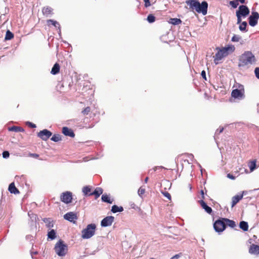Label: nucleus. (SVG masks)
<instances>
[{
	"label": "nucleus",
	"mask_w": 259,
	"mask_h": 259,
	"mask_svg": "<svg viewBox=\"0 0 259 259\" xmlns=\"http://www.w3.org/2000/svg\"><path fill=\"white\" fill-rule=\"evenodd\" d=\"M186 3L190 8L195 10L197 13H201L203 15L207 14L208 4L206 1L200 3L198 0H188Z\"/></svg>",
	"instance_id": "1"
},
{
	"label": "nucleus",
	"mask_w": 259,
	"mask_h": 259,
	"mask_svg": "<svg viewBox=\"0 0 259 259\" xmlns=\"http://www.w3.org/2000/svg\"><path fill=\"white\" fill-rule=\"evenodd\" d=\"M256 61L254 55L251 51H245L239 58L238 66L240 67H245L254 64Z\"/></svg>",
	"instance_id": "2"
},
{
	"label": "nucleus",
	"mask_w": 259,
	"mask_h": 259,
	"mask_svg": "<svg viewBox=\"0 0 259 259\" xmlns=\"http://www.w3.org/2000/svg\"><path fill=\"white\" fill-rule=\"evenodd\" d=\"M96 225L95 224H90L81 231V237L83 239H89L95 235Z\"/></svg>",
	"instance_id": "3"
},
{
	"label": "nucleus",
	"mask_w": 259,
	"mask_h": 259,
	"mask_svg": "<svg viewBox=\"0 0 259 259\" xmlns=\"http://www.w3.org/2000/svg\"><path fill=\"white\" fill-rule=\"evenodd\" d=\"M54 249L59 256H64L67 253V246L64 243L62 240H60L55 244Z\"/></svg>",
	"instance_id": "4"
},
{
	"label": "nucleus",
	"mask_w": 259,
	"mask_h": 259,
	"mask_svg": "<svg viewBox=\"0 0 259 259\" xmlns=\"http://www.w3.org/2000/svg\"><path fill=\"white\" fill-rule=\"evenodd\" d=\"M231 48L230 47L224 48L220 50L215 55L214 62L215 64L219 63V61L221 60L223 57L228 55V51Z\"/></svg>",
	"instance_id": "5"
},
{
	"label": "nucleus",
	"mask_w": 259,
	"mask_h": 259,
	"mask_svg": "<svg viewBox=\"0 0 259 259\" xmlns=\"http://www.w3.org/2000/svg\"><path fill=\"white\" fill-rule=\"evenodd\" d=\"M238 88L239 89L233 90L231 93V96L235 99L242 100L244 98V91L243 86L240 84Z\"/></svg>",
	"instance_id": "6"
},
{
	"label": "nucleus",
	"mask_w": 259,
	"mask_h": 259,
	"mask_svg": "<svg viewBox=\"0 0 259 259\" xmlns=\"http://www.w3.org/2000/svg\"><path fill=\"white\" fill-rule=\"evenodd\" d=\"M223 218H220L213 223V228L215 232L220 233L223 232L226 229L225 221Z\"/></svg>",
	"instance_id": "7"
},
{
	"label": "nucleus",
	"mask_w": 259,
	"mask_h": 259,
	"mask_svg": "<svg viewBox=\"0 0 259 259\" xmlns=\"http://www.w3.org/2000/svg\"><path fill=\"white\" fill-rule=\"evenodd\" d=\"M249 10L245 5H241L239 7L238 10L236 11V15H239L243 17H246L249 14Z\"/></svg>",
	"instance_id": "8"
},
{
	"label": "nucleus",
	"mask_w": 259,
	"mask_h": 259,
	"mask_svg": "<svg viewBox=\"0 0 259 259\" xmlns=\"http://www.w3.org/2000/svg\"><path fill=\"white\" fill-rule=\"evenodd\" d=\"M258 19L259 14L257 12H252L251 15L248 18L249 24L252 27L255 26Z\"/></svg>",
	"instance_id": "9"
},
{
	"label": "nucleus",
	"mask_w": 259,
	"mask_h": 259,
	"mask_svg": "<svg viewBox=\"0 0 259 259\" xmlns=\"http://www.w3.org/2000/svg\"><path fill=\"white\" fill-rule=\"evenodd\" d=\"M60 199L65 203L68 204L70 203L72 199V193L69 191L63 193L60 196Z\"/></svg>",
	"instance_id": "10"
},
{
	"label": "nucleus",
	"mask_w": 259,
	"mask_h": 259,
	"mask_svg": "<svg viewBox=\"0 0 259 259\" xmlns=\"http://www.w3.org/2000/svg\"><path fill=\"white\" fill-rule=\"evenodd\" d=\"M52 135V133L47 129L40 131L37 136L44 141H47Z\"/></svg>",
	"instance_id": "11"
},
{
	"label": "nucleus",
	"mask_w": 259,
	"mask_h": 259,
	"mask_svg": "<svg viewBox=\"0 0 259 259\" xmlns=\"http://www.w3.org/2000/svg\"><path fill=\"white\" fill-rule=\"evenodd\" d=\"M114 220V217L108 216L104 218L101 222V225L102 227H106L110 226L112 225Z\"/></svg>",
	"instance_id": "12"
},
{
	"label": "nucleus",
	"mask_w": 259,
	"mask_h": 259,
	"mask_svg": "<svg viewBox=\"0 0 259 259\" xmlns=\"http://www.w3.org/2000/svg\"><path fill=\"white\" fill-rule=\"evenodd\" d=\"M64 219L70 222H74L77 219L76 213L73 212H69L64 215Z\"/></svg>",
	"instance_id": "13"
},
{
	"label": "nucleus",
	"mask_w": 259,
	"mask_h": 259,
	"mask_svg": "<svg viewBox=\"0 0 259 259\" xmlns=\"http://www.w3.org/2000/svg\"><path fill=\"white\" fill-rule=\"evenodd\" d=\"M245 192L243 191L240 195H236L232 198V207H234L243 197Z\"/></svg>",
	"instance_id": "14"
},
{
	"label": "nucleus",
	"mask_w": 259,
	"mask_h": 259,
	"mask_svg": "<svg viewBox=\"0 0 259 259\" xmlns=\"http://www.w3.org/2000/svg\"><path fill=\"white\" fill-rule=\"evenodd\" d=\"M62 133L65 136H69L71 138H73L75 136V134L73 131L67 127H63Z\"/></svg>",
	"instance_id": "15"
},
{
	"label": "nucleus",
	"mask_w": 259,
	"mask_h": 259,
	"mask_svg": "<svg viewBox=\"0 0 259 259\" xmlns=\"http://www.w3.org/2000/svg\"><path fill=\"white\" fill-rule=\"evenodd\" d=\"M199 203L200 204L201 206L202 207V208L204 209L207 213H208V214L211 213V212H212L211 208L208 206L207 204L203 200H199Z\"/></svg>",
	"instance_id": "16"
},
{
	"label": "nucleus",
	"mask_w": 259,
	"mask_h": 259,
	"mask_svg": "<svg viewBox=\"0 0 259 259\" xmlns=\"http://www.w3.org/2000/svg\"><path fill=\"white\" fill-rule=\"evenodd\" d=\"M249 252L252 254H259V245L252 244L250 246Z\"/></svg>",
	"instance_id": "17"
},
{
	"label": "nucleus",
	"mask_w": 259,
	"mask_h": 259,
	"mask_svg": "<svg viewBox=\"0 0 259 259\" xmlns=\"http://www.w3.org/2000/svg\"><path fill=\"white\" fill-rule=\"evenodd\" d=\"M103 193V189L101 188L97 187L93 192L90 193L89 195H95V198H98Z\"/></svg>",
	"instance_id": "18"
},
{
	"label": "nucleus",
	"mask_w": 259,
	"mask_h": 259,
	"mask_svg": "<svg viewBox=\"0 0 259 259\" xmlns=\"http://www.w3.org/2000/svg\"><path fill=\"white\" fill-rule=\"evenodd\" d=\"M223 220L225 221L226 226H228L231 228H234L236 226L235 222L233 220L227 218H224Z\"/></svg>",
	"instance_id": "19"
},
{
	"label": "nucleus",
	"mask_w": 259,
	"mask_h": 259,
	"mask_svg": "<svg viewBox=\"0 0 259 259\" xmlns=\"http://www.w3.org/2000/svg\"><path fill=\"white\" fill-rule=\"evenodd\" d=\"M43 222L46 223L47 228L50 229L54 227L53 221L51 218H44L42 219Z\"/></svg>",
	"instance_id": "20"
},
{
	"label": "nucleus",
	"mask_w": 259,
	"mask_h": 259,
	"mask_svg": "<svg viewBox=\"0 0 259 259\" xmlns=\"http://www.w3.org/2000/svg\"><path fill=\"white\" fill-rule=\"evenodd\" d=\"M8 190L11 193L15 194L19 193L18 189L15 187L14 183H12L10 184Z\"/></svg>",
	"instance_id": "21"
},
{
	"label": "nucleus",
	"mask_w": 259,
	"mask_h": 259,
	"mask_svg": "<svg viewBox=\"0 0 259 259\" xmlns=\"http://www.w3.org/2000/svg\"><path fill=\"white\" fill-rule=\"evenodd\" d=\"M43 14L46 16H49L53 14V9L50 7H44L42 10Z\"/></svg>",
	"instance_id": "22"
},
{
	"label": "nucleus",
	"mask_w": 259,
	"mask_h": 259,
	"mask_svg": "<svg viewBox=\"0 0 259 259\" xmlns=\"http://www.w3.org/2000/svg\"><path fill=\"white\" fill-rule=\"evenodd\" d=\"M47 22V24L48 26H50V25H52L56 28L58 27L59 30V33H60V32H61L60 26L59 23L57 21L52 20V19H50V20H48Z\"/></svg>",
	"instance_id": "23"
},
{
	"label": "nucleus",
	"mask_w": 259,
	"mask_h": 259,
	"mask_svg": "<svg viewBox=\"0 0 259 259\" xmlns=\"http://www.w3.org/2000/svg\"><path fill=\"white\" fill-rule=\"evenodd\" d=\"M60 71V66L58 63H55L53 67L52 68L51 73L55 75L58 74L59 72Z\"/></svg>",
	"instance_id": "24"
},
{
	"label": "nucleus",
	"mask_w": 259,
	"mask_h": 259,
	"mask_svg": "<svg viewBox=\"0 0 259 259\" xmlns=\"http://www.w3.org/2000/svg\"><path fill=\"white\" fill-rule=\"evenodd\" d=\"M9 131H13L15 132H24V130L20 127V126H13L11 127H9L8 128Z\"/></svg>",
	"instance_id": "25"
},
{
	"label": "nucleus",
	"mask_w": 259,
	"mask_h": 259,
	"mask_svg": "<svg viewBox=\"0 0 259 259\" xmlns=\"http://www.w3.org/2000/svg\"><path fill=\"white\" fill-rule=\"evenodd\" d=\"M239 227L244 231H247L248 229V225L246 222L241 221L239 224Z\"/></svg>",
	"instance_id": "26"
},
{
	"label": "nucleus",
	"mask_w": 259,
	"mask_h": 259,
	"mask_svg": "<svg viewBox=\"0 0 259 259\" xmlns=\"http://www.w3.org/2000/svg\"><path fill=\"white\" fill-rule=\"evenodd\" d=\"M123 210V208L122 206H118L114 205L112 206L111 211L113 213H116L118 212H121Z\"/></svg>",
	"instance_id": "27"
},
{
	"label": "nucleus",
	"mask_w": 259,
	"mask_h": 259,
	"mask_svg": "<svg viewBox=\"0 0 259 259\" xmlns=\"http://www.w3.org/2000/svg\"><path fill=\"white\" fill-rule=\"evenodd\" d=\"M169 22L172 25H177L181 24L182 23V21L179 18H170L169 19Z\"/></svg>",
	"instance_id": "28"
},
{
	"label": "nucleus",
	"mask_w": 259,
	"mask_h": 259,
	"mask_svg": "<svg viewBox=\"0 0 259 259\" xmlns=\"http://www.w3.org/2000/svg\"><path fill=\"white\" fill-rule=\"evenodd\" d=\"M101 199L103 202H106L109 204H111L112 203V201L110 200L109 196L107 194L102 195Z\"/></svg>",
	"instance_id": "29"
},
{
	"label": "nucleus",
	"mask_w": 259,
	"mask_h": 259,
	"mask_svg": "<svg viewBox=\"0 0 259 259\" xmlns=\"http://www.w3.org/2000/svg\"><path fill=\"white\" fill-rule=\"evenodd\" d=\"M51 140L54 142H58L61 140V136L59 134H54Z\"/></svg>",
	"instance_id": "30"
},
{
	"label": "nucleus",
	"mask_w": 259,
	"mask_h": 259,
	"mask_svg": "<svg viewBox=\"0 0 259 259\" xmlns=\"http://www.w3.org/2000/svg\"><path fill=\"white\" fill-rule=\"evenodd\" d=\"M48 237L51 240L55 239L56 237L55 231L53 229L51 230L50 232H48Z\"/></svg>",
	"instance_id": "31"
},
{
	"label": "nucleus",
	"mask_w": 259,
	"mask_h": 259,
	"mask_svg": "<svg viewBox=\"0 0 259 259\" xmlns=\"http://www.w3.org/2000/svg\"><path fill=\"white\" fill-rule=\"evenodd\" d=\"M91 189L90 187V186H88L83 187V188L82 189V191L85 196H87V195L90 196L89 193L91 192Z\"/></svg>",
	"instance_id": "32"
},
{
	"label": "nucleus",
	"mask_w": 259,
	"mask_h": 259,
	"mask_svg": "<svg viewBox=\"0 0 259 259\" xmlns=\"http://www.w3.org/2000/svg\"><path fill=\"white\" fill-rule=\"evenodd\" d=\"M14 37V34L10 30H7L5 36V40H11Z\"/></svg>",
	"instance_id": "33"
},
{
	"label": "nucleus",
	"mask_w": 259,
	"mask_h": 259,
	"mask_svg": "<svg viewBox=\"0 0 259 259\" xmlns=\"http://www.w3.org/2000/svg\"><path fill=\"white\" fill-rule=\"evenodd\" d=\"M248 166L249 167L250 170L251 171H253L256 168V160H254L251 161L249 163Z\"/></svg>",
	"instance_id": "34"
},
{
	"label": "nucleus",
	"mask_w": 259,
	"mask_h": 259,
	"mask_svg": "<svg viewBox=\"0 0 259 259\" xmlns=\"http://www.w3.org/2000/svg\"><path fill=\"white\" fill-rule=\"evenodd\" d=\"M247 22L245 21L242 22L241 23H240V25H239V30L241 31H246V28L247 26Z\"/></svg>",
	"instance_id": "35"
},
{
	"label": "nucleus",
	"mask_w": 259,
	"mask_h": 259,
	"mask_svg": "<svg viewBox=\"0 0 259 259\" xmlns=\"http://www.w3.org/2000/svg\"><path fill=\"white\" fill-rule=\"evenodd\" d=\"M147 20L149 23H151L155 21V17L153 15L149 14L147 17Z\"/></svg>",
	"instance_id": "36"
},
{
	"label": "nucleus",
	"mask_w": 259,
	"mask_h": 259,
	"mask_svg": "<svg viewBox=\"0 0 259 259\" xmlns=\"http://www.w3.org/2000/svg\"><path fill=\"white\" fill-rule=\"evenodd\" d=\"M241 39V37L239 35L234 34L232 37L231 40L233 42H238Z\"/></svg>",
	"instance_id": "37"
},
{
	"label": "nucleus",
	"mask_w": 259,
	"mask_h": 259,
	"mask_svg": "<svg viewBox=\"0 0 259 259\" xmlns=\"http://www.w3.org/2000/svg\"><path fill=\"white\" fill-rule=\"evenodd\" d=\"M229 4L233 8H236L239 5V3L237 0L230 1Z\"/></svg>",
	"instance_id": "38"
},
{
	"label": "nucleus",
	"mask_w": 259,
	"mask_h": 259,
	"mask_svg": "<svg viewBox=\"0 0 259 259\" xmlns=\"http://www.w3.org/2000/svg\"><path fill=\"white\" fill-rule=\"evenodd\" d=\"M90 111H91V108L90 107H87L81 111V113L83 115H88L90 113Z\"/></svg>",
	"instance_id": "39"
},
{
	"label": "nucleus",
	"mask_w": 259,
	"mask_h": 259,
	"mask_svg": "<svg viewBox=\"0 0 259 259\" xmlns=\"http://www.w3.org/2000/svg\"><path fill=\"white\" fill-rule=\"evenodd\" d=\"M145 189L144 188H143L142 187H140L138 190V195L142 197V195L145 193Z\"/></svg>",
	"instance_id": "40"
},
{
	"label": "nucleus",
	"mask_w": 259,
	"mask_h": 259,
	"mask_svg": "<svg viewBox=\"0 0 259 259\" xmlns=\"http://www.w3.org/2000/svg\"><path fill=\"white\" fill-rule=\"evenodd\" d=\"M10 153L8 151H5L3 152V157L4 158H7L9 157Z\"/></svg>",
	"instance_id": "41"
},
{
	"label": "nucleus",
	"mask_w": 259,
	"mask_h": 259,
	"mask_svg": "<svg viewBox=\"0 0 259 259\" xmlns=\"http://www.w3.org/2000/svg\"><path fill=\"white\" fill-rule=\"evenodd\" d=\"M254 73L257 78L259 79V67H256L254 69Z\"/></svg>",
	"instance_id": "42"
},
{
	"label": "nucleus",
	"mask_w": 259,
	"mask_h": 259,
	"mask_svg": "<svg viewBox=\"0 0 259 259\" xmlns=\"http://www.w3.org/2000/svg\"><path fill=\"white\" fill-rule=\"evenodd\" d=\"M26 125H27L28 126H29L30 127H32V128L36 127V125L31 122L27 121L26 122Z\"/></svg>",
	"instance_id": "43"
},
{
	"label": "nucleus",
	"mask_w": 259,
	"mask_h": 259,
	"mask_svg": "<svg viewBox=\"0 0 259 259\" xmlns=\"http://www.w3.org/2000/svg\"><path fill=\"white\" fill-rule=\"evenodd\" d=\"M163 194L167 199H168L169 200H171V195L169 193L165 192H163Z\"/></svg>",
	"instance_id": "44"
},
{
	"label": "nucleus",
	"mask_w": 259,
	"mask_h": 259,
	"mask_svg": "<svg viewBox=\"0 0 259 259\" xmlns=\"http://www.w3.org/2000/svg\"><path fill=\"white\" fill-rule=\"evenodd\" d=\"M145 2V7H148L151 5L150 0H143Z\"/></svg>",
	"instance_id": "45"
},
{
	"label": "nucleus",
	"mask_w": 259,
	"mask_h": 259,
	"mask_svg": "<svg viewBox=\"0 0 259 259\" xmlns=\"http://www.w3.org/2000/svg\"><path fill=\"white\" fill-rule=\"evenodd\" d=\"M201 75L203 79H204L205 80H206V73L204 70H203L201 72Z\"/></svg>",
	"instance_id": "46"
},
{
	"label": "nucleus",
	"mask_w": 259,
	"mask_h": 259,
	"mask_svg": "<svg viewBox=\"0 0 259 259\" xmlns=\"http://www.w3.org/2000/svg\"><path fill=\"white\" fill-rule=\"evenodd\" d=\"M237 16V24H240L241 23V16H240L239 15H236Z\"/></svg>",
	"instance_id": "47"
},
{
	"label": "nucleus",
	"mask_w": 259,
	"mask_h": 259,
	"mask_svg": "<svg viewBox=\"0 0 259 259\" xmlns=\"http://www.w3.org/2000/svg\"><path fill=\"white\" fill-rule=\"evenodd\" d=\"M227 177L231 180H234L235 179V177L231 174H228L227 175Z\"/></svg>",
	"instance_id": "48"
},
{
	"label": "nucleus",
	"mask_w": 259,
	"mask_h": 259,
	"mask_svg": "<svg viewBox=\"0 0 259 259\" xmlns=\"http://www.w3.org/2000/svg\"><path fill=\"white\" fill-rule=\"evenodd\" d=\"M181 254V253L176 254L172 257L171 259H178L180 257Z\"/></svg>",
	"instance_id": "49"
},
{
	"label": "nucleus",
	"mask_w": 259,
	"mask_h": 259,
	"mask_svg": "<svg viewBox=\"0 0 259 259\" xmlns=\"http://www.w3.org/2000/svg\"><path fill=\"white\" fill-rule=\"evenodd\" d=\"M224 130V128L222 127L220 129H218L215 132V134L221 133Z\"/></svg>",
	"instance_id": "50"
},
{
	"label": "nucleus",
	"mask_w": 259,
	"mask_h": 259,
	"mask_svg": "<svg viewBox=\"0 0 259 259\" xmlns=\"http://www.w3.org/2000/svg\"><path fill=\"white\" fill-rule=\"evenodd\" d=\"M200 193L202 195V198L204 199V193L203 190H201Z\"/></svg>",
	"instance_id": "51"
},
{
	"label": "nucleus",
	"mask_w": 259,
	"mask_h": 259,
	"mask_svg": "<svg viewBox=\"0 0 259 259\" xmlns=\"http://www.w3.org/2000/svg\"><path fill=\"white\" fill-rule=\"evenodd\" d=\"M31 156H32L33 157H35V158H37L39 156L37 154H32Z\"/></svg>",
	"instance_id": "52"
},
{
	"label": "nucleus",
	"mask_w": 259,
	"mask_h": 259,
	"mask_svg": "<svg viewBox=\"0 0 259 259\" xmlns=\"http://www.w3.org/2000/svg\"><path fill=\"white\" fill-rule=\"evenodd\" d=\"M237 2H239L241 4H244L245 3V0H237Z\"/></svg>",
	"instance_id": "53"
},
{
	"label": "nucleus",
	"mask_w": 259,
	"mask_h": 259,
	"mask_svg": "<svg viewBox=\"0 0 259 259\" xmlns=\"http://www.w3.org/2000/svg\"><path fill=\"white\" fill-rule=\"evenodd\" d=\"M37 253V252H36V251L31 252V254L32 257H33V254H36Z\"/></svg>",
	"instance_id": "54"
},
{
	"label": "nucleus",
	"mask_w": 259,
	"mask_h": 259,
	"mask_svg": "<svg viewBox=\"0 0 259 259\" xmlns=\"http://www.w3.org/2000/svg\"><path fill=\"white\" fill-rule=\"evenodd\" d=\"M148 177H146L145 179V183H147V182H148Z\"/></svg>",
	"instance_id": "55"
},
{
	"label": "nucleus",
	"mask_w": 259,
	"mask_h": 259,
	"mask_svg": "<svg viewBox=\"0 0 259 259\" xmlns=\"http://www.w3.org/2000/svg\"><path fill=\"white\" fill-rule=\"evenodd\" d=\"M161 167H159V168H161ZM158 168H159V167H155L154 168V171H156Z\"/></svg>",
	"instance_id": "56"
},
{
	"label": "nucleus",
	"mask_w": 259,
	"mask_h": 259,
	"mask_svg": "<svg viewBox=\"0 0 259 259\" xmlns=\"http://www.w3.org/2000/svg\"><path fill=\"white\" fill-rule=\"evenodd\" d=\"M192 189L191 186L190 185V189L191 190Z\"/></svg>",
	"instance_id": "57"
},
{
	"label": "nucleus",
	"mask_w": 259,
	"mask_h": 259,
	"mask_svg": "<svg viewBox=\"0 0 259 259\" xmlns=\"http://www.w3.org/2000/svg\"><path fill=\"white\" fill-rule=\"evenodd\" d=\"M150 259H155V258H150Z\"/></svg>",
	"instance_id": "58"
}]
</instances>
